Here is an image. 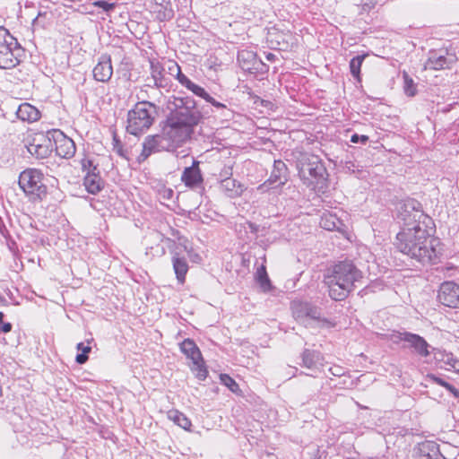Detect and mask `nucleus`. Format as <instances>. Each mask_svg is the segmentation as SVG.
I'll use <instances>...</instances> for the list:
<instances>
[{
  "mask_svg": "<svg viewBox=\"0 0 459 459\" xmlns=\"http://www.w3.org/2000/svg\"><path fill=\"white\" fill-rule=\"evenodd\" d=\"M398 219L403 226L396 236L397 249L423 264L436 263L437 241L428 230L431 218L423 212L421 204L414 199L407 200L399 209Z\"/></svg>",
  "mask_w": 459,
  "mask_h": 459,
  "instance_id": "nucleus-1",
  "label": "nucleus"
},
{
  "mask_svg": "<svg viewBox=\"0 0 459 459\" xmlns=\"http://www.w3.org/2000/svg\"><path fill=\"white\" fill-rule=\"evenodd\" d=\"M168 109L165 134L177 143H186L204 117L195 100L190 96H173L168 103Z\"/></svg>",
  "mask_w": 459,
  "mask_h": 459,
  "instance_id": "nucleus-2",
  "label": "nucleus"
},
{
  "mask_svg": "<svg viewBox=\"0 0 459 459\" xmlns=\"http://www.w3.org/2000/svg\"><path fill=\"white\" fill-rule=\"evenodd\" d=\"M362 278L363 273L353 261L346 259L331 266L325 281L329 288V296L334 300H343Z\"/></svg>",
  "mask_w": 459,
  "mask_h": 459,
  "instance_id": "nucleus-3",
  "label": "nucleus"
},
{
  "mask_svg": "<svg viewBox=\"0 0 459 459\" xmlns=\"http://www.w3.org/2000/svg\"><path fill=\"white\" fill-rule=\"evenodd\" d=\"M158 116V107L150 101H139L127 113L126 132L134 136L146 133Z\"/></svg>",
  "mask_w": 459,
  "mask_h": 459,
  "instance_id": "nucleus-4",
  "label": "nucleus"
},
{
  "mask_svg": "<svg viewBox=\"0 0 459 459\" xmlns=\"http://www.w3.org/2000/svg\"><path fill=\"white\" fill-rule=\"evenodd\" d=\"M299 175L307 186H327L328 173L322 160L311 153H303L298 161Z\"/></svg>",
  "mask_w": 459,
  "mask_h": 459,
  "instance_id": "nucleus-5",
  "label": "nucleus"
},
{
  "mask_svg": "<svg viewBox=\"0 0 459 459\" xmlns=\"http://www.w3.org/2000/svg\"><path fill=\"white\" fill-rule=\"evenodd\" d=\"M24 56V48L9 30L0 26V69L17 66Z\"/></svg>",
  "mask_w": 459,
  "mask_h": 459,
  "instance_id": "nucleus-6",
  "label": "nucleus"
},
{
  "mask_svg": "<svg viewBox=\"0 0 459 459\" xmlns=\"http://www.w3.org/2000/svg\"><path fill=\"white\" fill-rule=\"evenodd\" d=\"M19 186L33 201L40 200L47 195L43 174L37 169H28L22 171L19 177Z\"/></svg>",
  "mask_w": 459,
  "mask_h": 459,
  "instance_id": "nucleus-7",
  "label": "nucleus"
},
{
  "mask_svg": "<svg viewBox=\"0 0 459 459\" xmlns=\"http://www.w3.org/2000/svg\"><path fill=\"white\" fill-rule=\"evenodd\" d=\"M181 143L173 141L171 137L165 134V126H163L162 133L160 134L148 135L143 143V152L139 156V160H146L152 152L161 151H173Z\"/></svg>",
  "mask_w": 459,
  "mask_h": 459,
  "instance_id": "nucleus-8",
  "label": "nucleus"
},
{
  "mask_svg": "<svg viewBox=\"0 0 459 459\" xmlns=\"http://www.w3.org/2000/svg\"><path fill=\"white\" fill-rule=\"evenodd\" d=\"M181 351L192 361L191 369L199 380H204L208 375L201 351L195 342L186 339L180 344Z\"/></svg>",
  "mask_w": 459,
  "mask_h": 459,
  "instance_id": "nucleus-9",
  "label": "nucleus"
},
{
  "mask_svg": "<svg viewBox=\"0 0 459 459\" xmlns=\"http://www.w3.org/2000/svg\"><path fill=\"white\" fill-rule=\"evenodd\" d=\"M457 62L455 54L449 53L447 50H430L423 65L424 70H444L450 69Z\"/></svg>",
  "mask_w": 459,
  "mask_h": 459,
  "instance_id": "nucleus-10",
  "label": "nucleus"
},
{
  "mask_svg": "<svg viewBox=\"0 0 459 459\" xmlns=\"http://www.w3.org/2000/svg\"><path fill=\"white\" fill-rule=\"evenodd\" d=\"M288 178L289 175L286 164L281 160H274L269 178L261 184L257 189L262 193H265L269 191V189L282 186L287 183Z\"/></svg>",
  "mask_w": 459,
  "mask_h": 459,
  "instance_id": "nucleus-11",
  "label": "nucleus"
},
{
  "mask_svg": "<svg viewBox=\"0 0 459 459\" xmlns=\"http://www.w3.org/2000/svg\"><path fill=\"white\" fill-rule=\"evenodd\" d=\"M82 169L84 171H87L83 179L86 190L91 195L98 194L104 186V182L100 178L98 168L93 166L91 160H85L82 162Z\"/></svg>",
  "mask_w": 459,
  "mask_h": 459,
  "instance_id": "nucleus-12",
  "label": "nucleus"
},
{
  "mask_svg": "<svg viewBox=\"0 0 459 459\" xmlns=\"http://www.w3.org/2000/svg\"><path fill=\"white\" fill-rule=\"evenodd\" d=\"M437 299L444 306L459 307V285L454 281H445L441 284Z\"/></svg>",
  "mask_w": 459,
  "mask_h": 459,
  "instance_id": "nucleus-13",
  "label": "nucleus"
},
{
  "mask_svg": "<svg viewBox=\"0 0 459 459\" xmlns=\"http://www.w3.org/2000/svg\"><path fill=\"white\" fill-rule=\"evenodd\" d=\"M200 162L193 160L192 165L186 167L181 175V181L191 189H204V178L200 169Z\"/></svg>",
  "mask_w": 459,
  "mask_h": 459,
  "instance_id": "nucleus-14",
  "label": "nucleus"
},
{
  "mask_svg": "<svg viewBox=\"0 0 459 459\" xmlns=\"http://www.w3.org/2000/svg\"><path fill=\"white\" fill-rule=\"evenodd\" d=\"M56 134V154L65 159H70L75 154L76 147L71 138L66 137L61 131H55Z\"/></svg>",
  "mask_w": 459,
  "mask_h": 459,
  "instance_id": "nucleus-15",
  "label": "nucleus"
},
{
  "mask_svg": "<svg viewBox=\"0 0 459 459\" xmlns=\"http://www.w3.org/2000/svg\"><path fill=\"white\" fill-rule=\"evenodd\" d=\"M92 73L96 81L101 82H108L113 74L110 56L107 55L101 56Z\"/></svg>",
  "mask_w": 459,
  "mask_h": 459,
  "instance_id": "nucleus-16",
  "label": "nucleus"
},
{
  "mask_svg": "<svg viewBox=\"0 0 459 459\" xmlns=\"http://www.w3.org/2000/svg\"><path fill=\"white\" fill-rule=\"evenodd\" d=\"M403 338V342L407 343V345L404 346L405 348L412 349L414 352L421 357H428L430 354L429 351V344L419 334L409 332L408 334H405Z\"/></svg>",
  "mask_w": 459,
  "mask_h": 459,
  "instance_id": "nucleus-17",
  "label": "nucleus"
},
{
  "mask_svg": "<svg viewBox=\"0 0 459 459\" xmlns=\"http://www.w3.org/2000/svg\"><path fill=\"white\" fill-rule=\"evenodd\" d=\"M414 451L416 459H445L439 451L438 445L433 441L420 443Z\"/></svg>",
  "mask_w": 459,
  "mask_h": 459,
  "instance_id": "nucleus-18",
  "label": "nucleus"
},
{
  "mask_svg": "<svg viewBox=\"0 0 459 459\" xmlns=\"http://www.w3.org/2000/svg\"><path fill=\"white\" fill-rule=\"evenodd\" d=\"M151 78L148 86H155L156 88H165L169 85L168 79L165 77V70L159 61H150Z\"/></svg>",
  "mask_w": 459,
  "mask_h": 459,
  "instance_id": "nucleus-19",
  "label": "nucleus"
},
{
  "mask_svg": "<svg viewBox=\"0 0 459 459\" xmlns=\"http://www.w3.org/2000/svg\"><path fill=\"white\" fill-rule=\"evenodd\" d=\"M169 69L171 73L176 72V77L179 83L191 91L195 95L201 97L205 94V90L193 82L186 75H185L177 63H173Z\"/></svg>",
  "mask_w": 459,
  "mask_h": 459,
  "instance_id": "nucleus-20",
  "label": "nucleus"
},
{
  "mask_svg": "<svg viewBox=\"0 0 459 459\" xmlns=\"http://www.w3.org/2000/svg\"><path fill=\"white\" fill-rule=\"evenodd\" d=\"M169 69L171 73L176 72V77L179 83L191 91L195 95L201 97L205 94V90L193 82L186 75H185L177 63H173Z\"/></svg>",
  "mask_w": 459,
  "mask_h": 459,
  "instance_id": "nucleus-21",
  "label": "nucleus"
},
{
  "mask_svg": "<svg viewBox=\"0 0 459 459\" xmlns=\"http://www.w3.org/2000/svg\"><path fill=\"white\" fill-rule=\"evenodd\" d=\"M16 116L22 121L33 123L40 118V112L31 104L23 102L18 107L16 110Z\"/></svg>",
  "mask_w": 459,
  "mask_h": 459,
  "instance_id": "nucleus-22",
  "label": "nucleus"
},
{
  "mask_svg": "<svg viewBox=\"0 0 459 459\" xmlns=\"http://www.w3.org/2000/svg\"><path fill=\"white\" fill-rule=\"evenodd\" d=\"M220 187L230 198L240 196L244 191L243 185L230 177L223 178Z\"/></svg>",
  "mask_w": 459,
  "mask_h": 459,
  "instance_id": "nucleus-23",
  "label": "nucleus"
},
{
  "mask_svg": "<svg viewBox=\"0 0 459 459\" xmlns=\"http://www.w3.org/2000/svg\"><path fill=\"white\" fill-rule=\"evenodd\" d=\"M172 264L178 281L183 284L188 272L186 259L184 256H181L179 252L176 251L172 257Z\"/></svg>",
  "mask_w": 459,
  "mask_h": 459,
  "instance_id": "nucleus-24",
  "label": "nucleus"
},
{
  "mask_svg": "<svg viewBox=\"0 0 459 459\" xmlns=\"http://www.w3.org/2000/svg\"><path fill=\"white\" fill-rule=\"evenodd\" d=\"M257 56L254 51L243 49L238 54V62L242 70L248 72L254 66Z\"/></svg>",
  "mask_w": 459,
  "mask_h": 459,
  "instance_id": "nucleus-25",
  "label": "nucleus"
},
{
  "mask_svg": "<svg viewBox=\"0 0 459 459\" xmlns=\"http://www.w3.org/2000/svg\"><path fill=\"white\" fill-rule=\"evenodd\" d=\"M301 366L307 368H315L321 359V353L317 351L305 349L301 353Z\"/></svg>",
  "mask_w": 459,
  "mask_h": 459,
  "instance_id": "nucleus-26",
  "label": "nucleus"
},
{
  "mask_svg": "<svg viewBox=\"0 0 459 459\" xmlns=\"http://www.w3.org/2000/svg\"><path fill=\"white\" fill-rule=\"evenodd\" d=\"M25 147L27 148L28 152L37 159L47 158L51 152L50 148L45 143H31L26 144Z\"/></svg>",
  "mask_w": 459,
  "mask_h": 459,
  "instance_id": "nucleus-27",
  "label": "nucleus"
},
{
  "mask_svg": "<svg viewBox=\"0 0 459 459\" xmlns=\"http://www.w3.org/2000/svg\"><path fill=\"white\" fill-rule=\"evenodd\" d=\"M255 280L264 292L270 291L273 289L272 282L266 272L265 265L262 264L257 268Z\"/></svg>",
  "mask_w": 459,
  "mask_h": 459,
  "instance_id": "nucleus-28",
  "label": "nucleus"
},
{
  "mask_svg": "<svg viewBox=\"0 0 459 459\" xmlns=\"http://www.w3.org/2000/svg\"><path fill=\"white\" fill-rule=\"evenodd\" d=\"M168 418L184 429H189L191 427V421L186 417V415L178 410L169 411Z\"/></svg>",
  "mask_w": 459,
  "mask_h": 459,
  "instance_id": "nucleus-29",
  "label": "nucleus"
},
{
  "mask_svg": "<svg viewBox=\"0 0 459 459\" xmlns=\"http://www.w3.org/2000/svg\"><path fill=\"white\" fill-rule=\"evenodd\" d=\"M341 225V221L333 214H325L320 221V226L326 230H339Z\"/></svg>",
  "mask_w": 459,
  "mask_h": 459,
  "instance_id": "nucleus-30",
  "label": "nucleus"
},
{
  "mask_svg": "<svg viewBox=\"0 0 459 459\" xmlns=\"http://www.w3.org/2000/svg\"><path fill=\"white\" fill-rule=\"evenodd\" d=\"M403 91L408 97H413L417 93V84L406 72L403 73Z\"/></svg>",
  "mask_w": 459,
  "mask_h": 459,
  "instance_id": "nucleus-31",
  "label": "nucleus"
},
{
  "mask_svg": "<svg viewBox=\"0 0 459 459\" xmlns=\"http://www.w3.org/2000/svg\"><path fill=\"white\" fill-rule=\"evenodd\" d=\"M365 56H366L365 55H359V56H354L350 61L351 74H352L353 77H355L359 81L360 80V78H359L360 67L365 59Z\"/></svg>",
  "mask_w": 459,
  "mask_h": 459,
  "instance_id": "nucleus-32",
  "label": "nucleus"
},
{
  "mask_svg": "<svg viewBox=\"0 0 459 459\" xmlns=\"http://www.w3.org/2000/svg\"><path fill=\"white\" fill-rule=\"evenodd\" d=\"M112 145H113V152H115L121 158L127 160H129L127 157V151L124 149L123 143L116 133L113 134Z\"/></svg>",
  "mask_w": 459,
  "mask_h": 459,
  "instance_id": "nucleus-33",
  "label": "nucleus"
},
{
  "mask_svg": "<svg viewBox=\"0 0 459 459\" xmlns=\"http://www.w3.org/2000/svg\"><path fill=\"white\" fill-rule=\"evenodd\" d=\"M155 13H157V15H156L157 19L161 22L169 21L174 16L173 10L167 6H163L161 4H160V8L155 10Z\"/></svg>",
  "mask_w": 459,
  "mask_h": 459,
  "instance_id": "nucleus-34",
  "label": "nucleus"
},
{
  "mask_svg": "<svg viewBox=\"0 0 459 459\" xmlns=\"http://www.w3.org/2000/svg\"><path fill=\"white\" fill-rule=\"evenodd\" d=\"M76 348L78 351H82V353L76 355L75 361L81 365L84 364L89 359L88 353L91 352V348L85 346L82 342H79Z\"/></svg>",
  "mask_w": 459,
  "mask_h": 459,
  "instance_id": "nucleus-35",
  "label": "nucleus"
},
{
  "mask_svg": "<svg viewBox=\"0 0 459 459\" xmlns=\"http://www.w3.org/2000/svg\"><path fill=\"white\" fill-rule=\"evenodd\" d=\"M269 67L266 64H264L260 58L257 59L254 63V66L250 68L248 73L257 75V74H264L268 72Z\"/></svg>",
  "mask_w": 459,
  "mask_h": 459,
  "instance_id": "nucleus-36",
  "label": "nucleus"
},
{
  "mask_svg": "<svg viewBox=\"0 0 459 459\" xmlns=\"http://www.w3.org/2000/svg\"><path fill=\"white\" fill-rule=\"evenodd\" d=\"M221 381L233 393H238L239 390V386L236 381L227 374L221 375Z\"/></svg>",
  "mask_w": 459,
  "mask_h": 459,
  "instance_id": "nucleus-37",
  "label": "nucleus"
},
{
  "mask_svg": "<svg viewBox=\"0 0 459 459\" xmlns=\"http://www.w3.org/2000/svg\"><path fill=\"white\" fill-rule=\"evenodd\" d=\"M309 303L307 302H300L299 304L294 305V315L297 318L307 317V314L308 309Z\"/></svg>",
  "mask_w": 459,
  "mask_h": 459,
  "instance_id": "nucleus-38",
  "label": "nucleus"
},
{
  "mask_svg": "<svg viewBox=\"0 0 459 459\" xmlns=\"http://www.w3.org/2000/svg\"><path fill=\"white\" fill-rule=\"evenodd\" d=\"M306 309L307 310V308H306ZM307 317L314 319V320H320L321 319L320 309L318 307L309 304Z\"/></svg>",
  "mask_w": 459,
  "mask_h": 459,
  "instance_id": "nucleus-39",
  "label": "nucleus"
},
{
  "mask_svg": "<svg viewBox=\"0 0 459 459\" xmlns=\"http://www.w3.org/2000/svg\"><path fill=\"white\" fill-rule=\"evenodd\" d=\"M94 6L100 7L106 12H108L115 8V3H108L106 0H98L92 4Z\"/></svg>",
  "mask_w": 459,
  "mask_h": 459,
  "instance_id": "nucleus-40",
  "label": "nucleus"
},
{
  "mask_svg": "<svg viewBox=\"0 0 459 459\" xmlns=\"http://www.w3.org/2000/svg\"><path fill=\"white\" fill-rule=\"evenodd\" d=\"M200 98L205 100L207 102L211 103L213 107L217 108L226 109V106L217 100H215L210 94L205 91V94L202 95Z\"/></svg>",
  "mask_w": 459,
  "mask_h": 459,
  "instance_id": "nucleus-41",
  "label": "nucleus"
},
{
  "mask_svg": "<svg viewBox=\"0 0 459 459\" xmlns=\"http://www.w3.org/2000/svg\"><path fill=\"white\" fill-rule=\"evenodd\" d=\"M409 332H394L390 335V340L394 343H399L400 342H403V338L405 334H408Z\"/></svg>",
  "mask_w": 459,
  "mask_h": 459,
  "instance_id": "nucleus-42",
  "label": "nucleus"
},
{
  "mask_svg": "<svg viewBox=\"0 0 459 459\" xmlns=\"http://www.w3.org/2000/svg\"><path fill=\"white\" fill-rule=\"evenodd\" d=\"M368 141V136L364 135V134L359 135L357 134H354L351 137V142L353 143H358L359 142L362 143H366Z\"/></svg>",
  "mask_w": 459,
  "mask_h": 459,
  "instance_id": "nucleus-43",
  "label": "nucleus"
},
{
  "mask_svg": "<svg viewBox=\"0 0 459 459\" xmlns=\"http://www.w3.org/2000/svg\"><path fill=\"white\" fill-rule=\"evenodd\" d=\"M430 379L433 380L434 383L445 387L446 389L447 388V386L449 385V383L445 381L444 379H442L441 377H436L434 375H429V376Z\"/></svg>",
  "mask_w": 459,
  "mask_h": 459,
  "instance_id": "nucleus-44",
  "label": "nucleus"
},
{
  "mask_svg": "<svg viewBox=\"0 0 459 459\" xmlns=\"http://www.w3.org/2000/svg\"><path fill=\"white\" fill-rule=\"evenodd\" d=\"M360 4L365 10H370L376 5L377 0H360Z\"/></svg>",
  "mask_w": 459,
  "mask_h": 459,
  "instance_id": "nucleus-45",
  "label": "nucleus"
},
{
  "mask_svg": "<svg viewBox=\"0 0 459 459\" xmlns=\"http://www.w3.org/2000/svg\"><path fill=\"white\" fill-rule=\"evenodd\" d=\"M12 330L11 323H0V333H9Z\"/></svg>",
  "mask_w": 459,
  "mask_h": 459,
  "instance_id": "nucleus-46",
  "label": "nucleus"
},
{
  "mask_svg": "<svg viewBox=\"0 0 459 459\" xmlns=\"http://www.w3.org/2000/svg\"><path fill=\"white\" fill-rule=\"evenodd\" d=\"M329 370L336 377H341L344 374L343 369L341 367L331 368Z\"/></svg>",
  "mask_w": 459,
  "mask_h": 459,
  "instance_id": "nucleus-47",
  "label": "nucleus"
},
{
  "mask_svg": "<svg viewBox=\"0 0 459 459\" xmlns=\"http://www.w3.org/2000/svg\"><path fill=\"white\" fill-rule=\"evenodd\" d=\"M232 175V166H227L225 167L221 172V177H230Z\"/></svg>",
  "mask_w": 459,
  "mask_h": 459,
  "instance_id": "nucleus-48",
  "label": "nucleus"
},
{
  "mask_svg": "<svg viewBox=\"0 0 459 459\" xmlns=\"http://www.w3.org/2000/svg\"><path fill=\"white\" fill-rule=\"evenodd\" d=\"M446 390L449 391L455 398H459V389L455 388L451 384H449Z\"/></svg>",
  "mask_w": 459,
  "mask_h": 459,
  "instance_id": "nucleus-49",
  "label": "nucleus"
},
{
  "mask_svg": "<svg viewBox=\"0 0 459 459\" xmlns=\"http://www.w3.org/2000/svg\"><path fill=\"white\" fill-rule=\"evenodd\" d=\"M7 231L6 227L4 223L2 217L0 216V233L4 236V232Z\"/></svg>",
  "mask_w": 459,
  "mask_h": 459,
  "instance_id": "nucleus-50",
  "label": "nucleus"
},
{
  "mask_svg": "<svg viewBox=\"0 0 459 459\" xmlns=\"http://www.w3.org/2000/svg\"><path fill=\"white\" fill-rule=\"evenodd\" d=\"M249 229H250L251 232L255 233L257 231L258 227L255 224L250 222Z\"/></svg>",
  "mask_w": 459,
  "mask_h": 459,
  "instance_id": "nucleus-51",
  "label": "nucleus"
},
{
  "mask_svg": "<svg viewBox=\"0 0 459 459\" xmlns=\"http://www.w3.org/2000/svg\"><path fill=\"white\" fill-rule=\"evenodd\" d=\"M452 367L455 368L456 372L459 373V360H454Z\"/></svg>",
  "mask_w": 459,
  "mask_h": 459,
  "instance_id": "nucleus-52",
  "label": "nucleus"
},
{
  "mask_svg": "<svg viewBox=\"0 0 459 459\" xmlns=\"http://www.w3.org/2000/svg\"><path fill=\"white\" fill-rule=\"evenodd\" d=\"M265 57H266L267 60L273 61L275 58V55L273 54V53H268V54H266Z\"/></svg>",
  "mask_w": 459,
  "mask_h": 459,
  "instance_id": "nucleus-53",
  "label": "nucleus"
},
{
  "mask_svg": "<svg viewBox=\"0 0 459 459\" xmlns=\"http://www.w3.org/2000/svg\"><path fill=\"white\" fill-rule=\"evenodd\" d=\"M41 15H42V13L39 12V13H38L37 17L33 20V23H35V22L39 20V18Z\"/></svg>",
  "mask_w": 459,
  "mask_h": 459,
  "instance_id": "nucleus-54",
  "label": "nucleus"
},
{
  "mask_svg": "<svg viewBox=\"0 0 459 459\" xmlns=\"http://www.w3.org/2000/svg\"><path fill=\"white\" fill-rule=\"evenodd\" d=\"M4 313L3 312H0V323L3 322V318H4Z\"/></svg>",
  "mask_w": 459,
  "mask_h": 459,
  "instance_id": "nucleus-55",
  "label": "nucleus"
},
{
  "mask_svg": "<svg viewBox=\"0 0 459 459\" xmlns=\"http://www.w3.org/2000/svg\"><path fill=\"white\" fill-rule=\"evenodd\" d=\"M164 1H165V0H155L156 4H157L158 5H160V2H164ZM158 8H160V6H158Z\"/></svg>",
  "mask_w": 459,
  "mask_h": 459,
  "instance_id": "nucleus-56",
  "label": "nucleus"
},
{
  "mask_svg": "<svg viewBox=\"0 0 459 459\" xmlns=\"http://www.w3.org/2000/svg\"><path fill=\"white\" fill-rule=\"evenodd\" d=\"M195 259H200V256L197 254L195 255V256H194V261H195Z\"/></svg>",
  "mask_w": 459,
  "mask_h": 459,
  "instance_id": "nucleus-57",
  "label": "nucleus"
},
{
  "mask_svg": "<svg viewBox=\"0 0 459 459\" xmlns=\"http://www.w3.org/2000/svg\"><path fill=\"white\" fill-rule=\"evenodd\" d=\"M2 395V386L0 385V396Z\"/></svg>",
  "mask_w": 459,
  "mask_h": 459,
  "instance_id": "nucleus-58",
  "label": "nucleus"
},
{
  "mask_svg": "<svg viewBox=\"0 0 459 459\" xmlns=\"http://www.w3.org/2000/svg\"><path fill=\"white\" fill-rule=\"evenodd\" d=\"M314 459H321V456L316 457V458H314Z\"/></svg>",
  "mask_w": 459,
  "mask_h": 459,
  "instance_id": "nucleus-59",
  "label": "nucleus"
}]
</instances>
